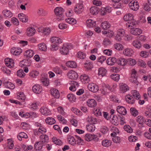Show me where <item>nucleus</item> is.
I'll return each mask as SVG.
<instances>
[{
  "label": "nucleus",
  "instance_id": "39448f33",
  "mask_svg": "<svg viewBox=\"0 0 151 151\" xmlns=\"http://www.w3.org/2000/svg\"><path fill=\"white\" fill-rule=\"evenodd\" d=\"M136 121L138 123V126L139 128L143 127L144 124L146 122V119L141 116H138L136 117Z\"/></svg>",
  "mask_w": 151,
  "mask_h": 151
},
{
  "label": "nucleus",
  "instance_id": "dca6fc26",
  "mask_svg": "<svg viewBox=\"0 0 151 151\" xmlns=\"http://www.w3.org/2000/svg\"><path fill=\"white\" fill-rule=\"evenodd\" d=\"M40 110L42 114L44 115L47 116L51 114L50 110L46 107H43L40 109Z\"/></svg>",
  "mask_w": 151,
  "mask_h": 151
},
{
  "label": "nucleus",
  "instance_id": "4468645a",
  "mask_svg": "<svg viewBox=\"0 0 151 151\" xmlns=\"http://www.w3.org/2000/svg\"><path fill=\"white\" fill-rule=\"evenodd\" d=\"M116 111L119 114L125 115L127 113V111L125 108L123 106H118L116 108Z\"/></svg>",
  "mask_w": 151,
  "mask_h": 151
},
{
  "label": "nucleus",
  "instance_id": "f257e3e1",
  "mask_svg": "<svg viewBox=\"0 0 151 151\" xmlns=\"http://www.w3.org/2000/svg\"><path fill=\"white\" fill-rule=\"evenodd\" d=\"M51 42L54 44L51 45L50 48L52 51H56L58 49L59 47L57 45V44L61 43L62 42V40L60 38L56 37H53L50 38Z\"/></svg>",
  "mask_w": 151,
  "mask_h": 151
},
{
  "label": "nucleus",
  "instance_id": "052dcab7",
  "mask_svg": "<svg viewBox=\"0 0 151 151\" xmlns=\"http://www.w3.org/2000/svg\"><path fill=\"white\" fill-rule=\"evenodd\" d=\"M131 114L134 116H136L138 114V112L136 109L133 107H132L130 109Z\"/></svg>",
  "mask_w": 151,
  "mask_h": 151
},
{
  "label": "nucleus",
  "instance_id": "c9c22d12",
  "mask_svg": "<svg viewBox=\"0 0 151 151\" xmlns=\"http://www.w3.org/2000/svg\"><path fill=\"white\" fill-rule=\"evenodd\" d=\"M133 15L131 13H129L126 14L123 17L124 20L126 21H129L133 19Z\"/></svg>",
  "mask_w": 151,
  "mask_h": 151
},
{
  "label": "nucleus",
  "instance_id": "a19ab883",
  "mask_svg": "<svg viewBox=\"0 0 151 151\" xmlns=\"http://www.w3.org/2000/svg\"><path fill=\"white\" fill-rule=\"evenodd\" d=\"M99 9L96 6L91 7L90 9V13L92 14H96L98 13Z\"/></svg>",
  "mask_w": 151,
  "mask_h": 151
},
{
  "label": "nucleus",
  "instance_id": "69168bd1",
  "mask_svg": "<svg viewBox=\"0 0 151 151\" xmlns=\"http://www.w3.org/2000/svg\"><path fill=\"white\" fill-rule=\"evenodd\" d=\"M8 141V148L9 149H12L14 147L13 141L11 139H7Z\"/></svg>",
  "mask_w": 151,
  "mask_h": 151
},
{
  "label": "nucleus",
  "instance_id": "20e7f679",
  "mask_svg": "<svg viewBox=\"0 0 151 151\" xmlns=\"http://www.w3.org/2000/svg\"><path fill=\"white\" fill-rule=\"evenodd\" d=\"M71 44H67L64 45L60 49V52L62 54L64 55H67L69 51V50L71 49Z\"/></svg>",
  "mask_w": 151,
  "mask_h": 151
},
{
  "label": "nucleus",
  "instance_id": "4d7b16f0",
  "mask_svg": "<svg viewBox=\"0 0 151 151\" xmlns=\"http://www.w3.org/2000/svg\"><path fill=\"white\" fill-rule=\"evenodd\" d=\"M68 142L70 144L74 145L76 143V140L74 138L73 136L70 137L68 139Z\"/></svg>",
  "mask_w": 151,
  "mask_h": 151
},
{
  "label": "nucleus",
  "instance_id": "338daca9",
  "mask_svg": "<svg viewBox=\"0 0 151 151\" xmlns=\"http://www.w3.org/2000/svg\"><path fill=\"white\" fill-rule=\"evenodd\" d=\"M110 77L112 79L116 81H118L119 79V75L115 73L111 74Z\"/></svg>",
  "mask_w": 151,
  "mask_h": 151
},
{
  "label": "nucleus",
  "instance_id": "5fc2aeb1",
  "mask_svg": "<svg viewBox=\"0 0 151 151\" xmlns=\"http://www.w3.org/2000/svg\"><path fill=\"white\" fill-rule=\"evenodd\" d=\"M38 15L40 16H44L47 14V12L43 9L40 8L39 9L37 12Z\"/></svg>",
  "mask_w": 151,
  "mask_h": 151
},
{
  "label": "nucleus",
  "instance_id": "9d476101",
  "mask_svg": "<svg viewBox=\"0 0 151 151\" xmlns=\"http://www.w3.org/2000/svg\"><path fill=\"white\" fill-rule=\"evenodd\" d=\"M37 31L39 32H41L42 33V35H48L50 32V30L49 28H44L42 27H39Z\"/></svg>",
  "mask_w": 151,
  "mask_h": 151
},
{
  "label": "nucleus",
  "instance_id": "b1692460",
  "mask_svg": "<svg viewBox=\"0 0 151 151\" xmlns=\"http://www.w3.org/2000/svg\"><path fill=\"white\" fill-rule=\"evenodd\" d=\"M34 55V52L31 50H27L24 54V55L28 58H32Z\"/></svg>",
  "mask_w": 151,
  "mask_h": 151
},
{
  "label": "nucleus",
  "instance_id": "6e6552de",
  "mask_svg": "<svg viewBox=\"0 0 151 151\" xmlns=\"http://www.w3.org/2000/svg\"><path fill=\"white\" fill-rule=\"evenodd\" d=\"M87 87L89 91L93 92H96L99 90L98 86L94 83H89Z\"/></svg>",
  "mask_w": 151,
  "mask_h": 151
},
{
  "label": "nucleus",
  "instance_id": "aec40b11",
  "mask_svg": "<svg viewBox=\"0 0 151 151\" xmlns=\"http://www.w3.org/2000/svg\"><path fill=\"white\" fill-rule=\"evenodd\" d=\"M51 94L55 97V98L58 99L60 96L58 91L55 88L51 89L50 91Z\"/></svg>",
  "mask_w": 151,
  "mask_h": 151
},
{
  "label": "nucleus",
  "instance_id": "680f3d73",
  "mask_svg": "<svg viewBox=\"0 0 151 151\" xmlns=\"http://www.w3.org/2000/svg\"><path fill=\"white\" fill-rule=\"evenodd\" d=\"M113 7L115 9H122V5L119 2H117L114 3Z\"/></svg>",
  "mask_w": 151,
  "mask_h": 151
},
{
  "label": "nucleus",
  "instance_id": "6ab92c4d",
  "mask_svg": "<svg viewBox=\"0 0 151 151\" xmlns=\"http://www.w3.org/2000/svg\"><path fill=\"white\" fill-rule=\"evenodd\" d=\"M11 52L14 55H18L22 52V50L20 48L14 47L11 49Z\"/></svg>",
  "mask_w": 151,
  "mask_h": 151
},
{
  "label": "nucleus",
  "instance_id": "cd10ccee",
  "mask_svg": "<svg viewBox=\"0 0 151 151\" xmlns=\"http://www.w3.org/2000/svg\"><path fill=\"white\" fill-rule=\"evenodd\" d=\"M117 59L114 57L109 58L107 60V64L109 65H113L116 63H117Z\"/></svg>",
  "mask_w": 151,
  "mask_h": 151
},
{
  "label": "nucleus",
  "instance_id": "49530a36",
  "mask_svg": "<svg viewBox=\"0 0 151 151\" xmlns=\"http://www.w3.org/2000/svg\"><path fill=\"white\" fill-rule=\"evenodd\" d=\"M66 64L67 66L71 68H75L77 67L76 63L73 61L67 62L66 63Z\"/></svg>",
  "mask_w": 151,
  "mask_h": 151
},
{
  "label": "nucleus",
  "instance_id": "f3484780",
  "mask_svg": "<svg viewBox=\"0 0 151 151\" xmlns=\"http://www.w3.org/2000/svg\"><path fill=\"white\" fill-rule=\"evenodd\" d=\"M87 104L88 106L93 108L95 107L97 105L96 101L93 99H89L87 101Z\"/></svg>",
  "mask_w": 151,
  "mask_h": 151
},
{
  "label": "nucleus",
  "instance_id": "8fccbe9b",
  "mask_svg": "<svg viewBox=\"0 0 151 151\" xmlns=\"http://www.w3.org/2000/svg\"><path fill=\"white\" fill-rule=\"evenodd\" d=\"M53 71L56 74L60 75H62L63 74V73L62 70L58 67L56 66L53 69Z\"/></svg>",
  "mask_w": 151,
  "mask_h": 151
},
{
  "label": "nucleus",
  "instance_id": "09e8293b",
  "mask_svg": "<svg viewBox=\"0 0 151 151\" xmlns=\"http://www.w3.org/2000/svg\"><path fill=\"white\" fill-rule=\"evenodd\" d=\"M87 130L89 132H91L94 131L95 129V126L92 124H90L86 127Z\"/></svg>",
  "mask_w": 151,
  "mask_h": 151
},
{
  "label": "nucleus",
  "instance_id": "a211bd4d",
  "mask_svg": "<svg viewBox=\"0 0 151 151\" xmlns=\"http://www.w3.org/2000/svg\"><path fill=\"white\" fill-rule=\"evenodd\" d=\"M18 17L20 21L23 23H26L28 21V17L23 13H20L18 14Z\"/></svg>",
  "mask_w": 151,
  "mask_h": 151
},
{
  "label": "nucleus",
  "instance_id": "5701e85b",
  "mask_svg": "<svg viewBox=\"0 0 151 151\" xmlns=\"http://www.w3.org/2000/svg\"><path fill=\"white\" fill-rule=\"evenodd\" d=\"M127 60L124 58H120L117 59V63L119 65L124 66L127 64Z\"/></svg>",
  "mask_w": 151,
  "mask_h": 151
},
{
  "label": "nucleus",
  "instance_id": "e2e57ef3",
  "mask_svg": "<svg viewBox=\"0 0 151 151\" xmlns=\"http://www.w3.org/2000/svg\"><path fill=\"white\" fill-rule=\"evenodd\" d=\"M67 97L71 102H74L76 99L75 96L72 94L70 93L67 95Z\"/></svg>",
  "mask_w": 151,
  "mask_h": 151
},
{
  "label": "nucleus",
  "instance_id": "f8f14e48",
  "mask_svg": "<svg viewBox=\"0 0 151 151\" xmlns=\"http://www.w3.org/2000/svg\"><path fill=\"white\" fill-rule=\"evenodd\" d=\"M5 64L8 67L11 68H13L14 66V62L12 59L9 58L5 59L4 60Z\"/></svg>",
  "mask_w": 151,
  "mask_h": 151
},
{
  "label": "nucleus",
  "instance_id": "4c0bfd02",
  "mask_svg": "<svg viewBox=\"0 0 151 151\" xmlns=\"http://www.w3.org/2000/svg\"><path fill=\"white\" fill-rule=\"evenodd\" d=\"M40 141L42 143L43 145V143H45L47 142L48 140V137L47 135L46 134L42 135L40 136Z\"/></svg>",
  "mask_w": 151,
  "mask_h": 151
},
{
  "label": "nucleus",
  "instance_id": "4be33fe9",
  "mask_svg": "<svg viewBox=\"0 0 151 151\" xmlns=\"http://www.w3.org/2000/svg\"><path fill=\"white\" fill-rule=\"evenodd\" d=\"M130 32L131 34L135 35H139L141 34L142 32L141 29L138 28L131 29Z\"/></svg>",
  "mask_w": 151,
  "mask_h": 151
},
{
  "label": "nucleus",
  "instance_id": "13d9d810",
  "mask_svg": "<svg viewBox=\"0 0 151 151\" xmlns=\"http://www.w3.org/2000/svg\"><path fill=\"white\" fill-rule=\"evenodd\" d=\"M137 24L136 22L134 20H130L128 22H127L126 24V27L128 28H129L130 27H132L134 25H135Z\"/></svg>",
  "mask_w": 151,
  "mask_h": 151
},
{
  "label": "nucleus",
  "instance_id": "423d86ee",
  "mask_svg": "<svg viewBox=\"0 0 151 151\" xmlns=\"http://www.w3.org/2000/svg\"><path fill=\"white\" fill-rule=\"evenodd\" d=\"M84 9L83 5L82 4H77L75 5L74 9V11L77 14H80L82 13Z\"/></svg>",
  "mask_w": 151,
  "mask_h": 151
},
{
  "label": "nucleus",
  "instance_id": "ea45409f",
  "mask_svg": "<svg viewBox=\"0 0 151 151\" xmlns=\"http://www.w3.org/2000/svg\"><path fill=\"white\" fill-rule=\"evenodd\" d=\"M106 69L103 67L100 68L99 69L98 74L99 76H101L103 77L106 74Z\"/></svg>",
  "mask_w": 151,
  "mask_h": 151
},
{
  "label": "nucleus",
  "instance_id": "72a5a7b5",
  "mask_svg": "<svg viewBox=\"0 0 151 151\" xmlns=\"http://www.w3.org/2000/svg\"><path fill=\"white\" fill-rule=\"evenodd\" d=\"M123 52L124 55L126 56H131L134 53V51L132 49H127L124 50Z\"/></svg>",
  "mask_w": 151,
  "mask_h": 151
},
{
  "label": "nucleus",
  "instance_id": "0e129e2a",
  "mask_svg": "<svg viewBox=\"0 0 151 151\" xmlns=\"http://www.w3.org/2000/svg\"><path fill=\"white\" fill-rule=\"evenodd\" d=\"M65 20L66 22L70 24H75L76 22V20L73 18L68 17Z\"/></svg>",
  "mask_w": 151,
  "mask_h": 151
},
{
  "label": "nucleus",
  "instance_id": "f03ea898",
  "mask_svg": "<svg viewBox=\"0 0 151 151\" xmlns=\"http://www.w3.org/2000/svg\"><path fill=\"white\" fill-rule=\"evenodd\" d=\"M64 10L63 8L57 7L55 9L54 12L57 17V19L58 21H60L64 19L63 13Z\"/></svg>",
  "mask_w": 151,
  "mask_h": 151
},
{
  "label": "nucleus",
  "instance_id": "a878e982",
  "mask_svg": "<svg viewBox=\"0 0 151 151\" xmlns=\"http://www.w3.org/2000/svg\"><path fill=\"white\" fill-rule=\"evenodd\" d=\"M97 137V136L94 134H87L85 135V138L86 141H90L96 139Z\"/></svg>",
  "mask_w": 151,
  "mask_h": 151
},
{
  "label": "nucleus",
  "instance_id": "473e14b6",
  "mask_svg": "<svg viewBox=\"0 0 151 151\" xmlns=\"http://www.w3.org/2000/svg\"><path fill=\"white\" fill-rule=\"evenodd\" d=\"M86 24L87 26L89 27H92L96 25V22L91 19L87 20Z\"/></svg>",
  "mask_w": 151,
  "mask_h": 151
},
{
  "label": "nucleus",
  "instance_id": "de8ad7c7",
  "mask_svg": "<svg viewBox=\"0 0 151 151\" xmlns=\"http://www.w3.org/2000/svg\"><path fill=\"white\" fill-rule=\"evenodd\" d=\"M131 93L132 94V96L134 99L135 96L136 99L138 100L140 97L139 93L136 90H132Z\"/></svg>",
  "mask_w": 151,
  "mask_h": 151
},
{
  "label": "nucleus",
  "instance_id": "393cba45",
  "mask_svg": "<svg viewBox=\"0 0 151 151\" xmlns=\"http://www.w3.org/2000/svg\"><path fill=\"white\" fill-rule=\"evenodd\" d=\"M31 64V61L28 59H25L21 62L20 65L21 67L24 66H29Z\"/></svg>",
  "mask_w": 151,
  "mask_h": 151
},
{
  "label": "nucleus",
  "instance_id": "6e6d98bb",
  "mask_svg": "<svg viewBox=\"0 0 151 151\" xmlns=\"http://www.w3.org/2000/svg\"><path fill=\"white\" fill-rule=\"evenodd\" d=\"M40 81L42 84L45 86H47L49 84V81L47 78L42 77Z\"/></svg>",
  "mask_w": 151,
  "mask_h": 151
},
{
  "label": "nucleus",
  "instance_id": "e433bc0d",
  "mask_svg": "<svg viewBox=\"0 0 151 151\" xmlns=\"http://www.w3.org/2000/svg\"><path fill=\"white\" fill-rule=\"evenodd\" d=\"M110 27L109 23L107 21H104L101 24V27L104 29L106 30Z\"/></svg>",
  "mask_w": 151,
  "mask_h": 151
},
{
  "label": "nucleus",
  "instance_id": "864d4df0",
  "mask_svg": "<svg viewBox=\"0 0 151 151\" xmlns=\"http://www.w3.org/2000/svg\"><path fill=\"white\" fill-rule=\"evenodd\" d=\"M39 49L41 51H45L47 50V46L44 43L40 44L38 45Z\"/></svg>",
  "mask_w": 151,
  "mask_h": 151
},
{
  "label": "nucleus",
  "instance_id": "0eeeda50",
  "mask_svg": "<svg viewBox=\"0 0 151 151\" xmlns=\"http://www.w3.org/2000/svg\"><path fill=\"white\" fill-rule=\"evenodd\" d=\"M125 33L123 29H119L117 31V34L115 36V40L120 41L123 37Z\"/></svg>",
  "mask_w": 151,
  "mask_h": 151
},
{
  "label": "nucleus",
  "instance_id": "37998d69",
  "mask_svg": "<svg viewBox=\"0 0 151 151\" xmlns=\"http://www.w3.org/2000/svg\"><path fill=\"white\" fill-rule=\"evenodd\" d=\"M4 84L6 88L11 89H13L15 88L14 85L11 82L7 81L4 82Z\"/></svg>",
  "mask_w": 151,
  "mask_h": 151
},
{
  "label": "nucleus",
  "instance_id": "bf43d9fd",
  "mask_svg": "<svg viewBox=\"0 0 151 151\" xmlns=\"http://www.w3.org/2000/svg\"><path fill=\"white\" fill-rule=\"evenodd\" d=\"M17 74L18 76L21 78L24 77L25 75L24 71L22 69L18 70L17 72Z\"/></svg>",
  "mask_w": 151,
  "mask_h": 151
},
{
  "label": "nucleus",
  "instance_id": "1a4fd4ad",
  "mask_svg": "<svg viewBox=\"0 0 151 151\" xmlns=\"http://www.w3.org/2000/svg\"><path fill=\"white\" fill-rule=\"evenodd\" d=\"M130 8L134 11H137L139 8V5L137 1H131L129 4Z\"/></svg>",
  "mask_w": 151,
  "mask_h": 151
},
{
  "label": "nucleus",
  "instance_id": "58836bf2",
  "mask_svg": "<svg viewBox=\"0 0 151 151\" xmlns=\"http://www.w3.org/2000/svg\"><path fill=\"white\" fill-rule=\"evenodd\" d=\"M43 145L42 142L40 141L36 142L35 144V148L37 150H40L42 148Z\"/></svg>",
  "mask_w": 151,
  "mask_h": 151
},
{
  "label": "nucleus",
  "instance_id": "774afa93",
  "mask_svg": "<svg viewBox=\"0 0 151 151\" xmlns=\"http://www.w3.org/2000/svg\"><path fill=\"white\" fill-rule=\"evenodd\" d=\"M17 98L19 100L23 101L25 99V96L23 92H21L19 93V94L18 95Z\"/></svg>",
  "mask_w": 151,
  "mask_h": 151
},
{
  "label": "nucleus",
  "instance_id": "79ce46f5",
  "mask_svg": "<svg viewBox=\"0 0 151 151\" xmlns=\"http://www.w3.org/2000/svg\"><path fill=\"white\" fill-rule=\"evenodd\" d=\"M45 121L47 124L50 125L53 124H55L56 122L55 120L52 117L47 118Z\"/></svg>",
  "mask_w": 151,
  "mask_h": 151
},
{
  "label": "nucleus",
  "instance_id": "bb28decb",
  "mask_svg": "<svg viewBox=\"0 0 151 151\" xmlns=\"http://www.w3.org/2000/svg\"><path fill=\"white\" fill-rule=\"evenodd\" d=\"M111 122V123L115 125H117L119 123V119L117 116L113 115Z\"/></svg>",
  "mask_w": 151,
  "mask_h": 151
},
{
  "label": "nucleus",
  "instance_id": "2eb2a0df",
  "mask_svg": "<svg viewBox=\"0 0 151 151\" xmlns=\"http://www.w3.org/2000/svg\"><path fill=\"white\" fill-rule=\"evenodd\" d=\"M32 90L34 93L39 94L41 92L42 89L40 85L36 84L32 87Z\"/></svg>",
  "mask_w": 151,
  "mask_h": 151
},
{
  "label": "nucleus",
  "instance_id": "603ef678",
  "mask_svg": "<svg viewBox=\"0 0 151 151\" xmlns=\"http://www.w3.org/2000/svg\"><path fill=\"white\" fill-rule=\"evenodd\" d=\"M111 145L110 141L108 139L103 140L102 142V145L104 147H108Z\"/></svg>",
  "mask_w": 151,
  "mask_h": 151
},
{
  "label": "nucleus",
  "instance_id": "a18cd8bd",
  "mask_svg": "<svg viewBox=\"0 0 151 151\" xmlns=\"http://www.w3.org/2000/svg\"><path fill=\"white\" fill-rule=\"evenodd\" d=\"M88 122L93 124H95L97 122L96 119L93 118L92 116H88L87 119Z\"/></svg>",
  "mask_w": 151,
  "mask_h": 151
},
{
  "label": "nucleus",
  "instance_id": "412c9836",
  "mask_svg": "<svg viewBox=\"0 0 151 151\" xmlns=\"http://www.w3.org/2000/svg\"><path fill=\"white\" fill-rule=\"evenodd\" d=\"M120 89L122 93L126 92L129 90V88L128 86L126 84L121 83L119 84Z\"/></svg>",
  "mask_w": 151,
  "mask_h": 151
},
{
  "label": "nucleus",
  "instance_id": "c03bdc74",
  "mask_svg": "<svg viewBox=\"0 0 151 151\" xmlns=\"http://www.w3.org/2000/svg\"><path fill=\"white\" fill-rule=\"evenodd\" d=\"M52 139V142L57 145H61L63 144L62 141L55 137H53Z\"/></svg>",
  "mask_w": 151,
  "mask_h": 151
},
{
  "label": "nucleus",
  "instance_id": "2f4dec72",
  "mask_svg": "<svg viewBox=\"0 0 151 151\" xmlns=\"http://www.w3.org/2000/svg\"><path fill=\"white\" fill-rule=\"evenodd\" d=\"M125 99L128 103L133 104L134 103L135 101V99L132 96L130 95H127L125 97Z\"/></svg>",
  "mask_w": 151,
  "mask_h": 151
},
{
  "label": "nucleus",
  "instance_id": "3c124183",
  "mask_svg": "<svg viewBox=\"0 0 151 151\" xmlns=\"http://www.w3.org/2000/svg\"><path fill=\"white\" fill-rule=\"evenodd\" d=\"M27 135L24 132L20 133L17 135V138L18 140L21 141L22 140V138H27Z\"/></svg>",
  "mask_w": 151,
  "mask_h": 151
},
{
  "label": "nucleus",
  "instance_id": "c85d7f7f",
  "mask_svg": "<svg viewBox=\"0 0 151 151\" xmlns=\"http://www.w3.org/2000/svg\"><path fill=\"white\" fill-rule=\"evenodd\" d=\"M2 14L6 18H10L13 16L12 12L7 9L4 10L2 12Z\"/></svg>",
  "mask_w": 151,
  "mask_h": 151
},
{
  "label": "nucleus",
  "instance_id": "7ed1b4c3",
  "mask_svg": "<svg viewBox=\"0 0 151 151\" xmlns=\"http://www.w3.org/2000/svg\"><path fill=\"white\" fill-rule=\"evenodd\" d=\"M137 71L135 69H132L131 70V76L129 78V81L132 83H136L137 85Z\"/></svg>",
  "mask_w": 151,
  "mask_h": 151
},
{
  "label": "nucleus",
  "instance_id": "7c9ffc66",
  "mask_svg": "<svg viewBox=\"0 0 151 151\" xmlns=\"http://www.w3.org/2000/svg\"><path fill=\"white\" fill-rule=\"evenodd\" d=\"M80 79L82 82L84 83H88L90 81L88 76L85 74L81 75L80 77Z\"/></svg>",
  "mask_w": 151,
  "mask_h": 151
},
{
  "label": "nucleus",
  "instance_id": "9b49d317",
  "mask_svg": "<svg viewBox=\"0 0 151 151\" xmlns=\"http://www.w3.org/2000/svg\"><path fill=\"white\" fill-rule=\"evenodd\" d=\"M70 83L71 84V86L69 87L70 90L73 91H76L77 88L79 86L78 83L75 81L71 80L70 81Z\"/></svg>",
  "mask_w": 151,
  "mask_h": 151
},
{
  "label": "nucleus",
  "instance_id": "ddd939ff",
  "mask_svg": "<svg viewBox=\"0 0 151 151\" xmlns=\"http://www.w3.org/2000/svg\"><path fill=\"white\" fill-rule=\"evenodd\" d=\"M67 76L71 79H76L78 76L77 73L73 70L69 71Z\"/></svg>",
  "mask_w": 151,
  "mask_h": 151
},
{
  "label": "nucleus",
  "instance_id": "f704fd0d",
  "mask_svg": "<svg viewBox=\"0 0 151 151\" xmlns=\"http://www.w3.org/2000/svg\"><path fill=\"white\" fill-rule=\"evenodd\" d=\"M132 45L135 48L139 49L142 46L141 43L137 40H134L132 42Z\"/></svg>",
  "mask_w": 151,
  "mask_h": 151
},
{
  "label": "nucleus",
  "instance_id": "c756f323",
  "mask_svg": "<svg viewBox=\"0 0 151 151\" xmlns=\"http://www.w3.org/2000/svg\"><path fill=\"white\" fill-rule=\"evenodd\" d=\"M36 32L35 29L32 27H29L27 29V35L28 36H31L33 35Z\"/></svg>",
  "mask_w": 151,
  "mask_h": 151
}]
</instances>
